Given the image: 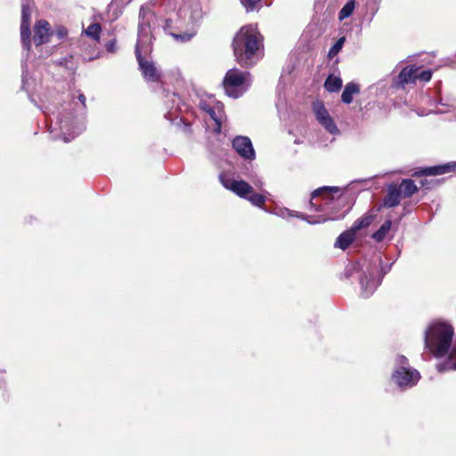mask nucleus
<instances>
[{
	"label": "nucleus",
	"instance_id": "f257e3e1",
	"mask_svg": "<svg viewBox=\"0 0 456 456\" xmlns=\"http://www.w3.org/2000/svg\"><path fill=\"white\" fill-rule=\"evenodd\" d=\"M232 46L236 61L241 66H252L262 57V37L252 25L240 28L234 37Z\"/></svg>",
	"mask_w": 456,
	"mask_h": 456
},
{
	"label": "nucleus",
	"instance_id": "f03ea898",
	"mask_svg": "<svg viewBox=\"0 0 456 456\" xmlns=\"http://www.w3.org/2000/svg\"><path fill=\"white\" fill-rule=\"evenodd\" d=\"M153 19L154 13L149 8L142 7L140 9L135 55L144 78L148 81L157 82L160 77L159 70L152 61H146L142 57V51L148 48L151 42V22Z\"/></svg>",
	"mask_w": 456,
	"mask_h": 456
},
{
	"label": "nucleus",
	"instance_id": "7ed1b4c3",
	"mask_svg": "<svg viewBox=\"0 0 456 456\" xmlns=\"http://www.w3.org/2000/svg\"><path fill=\"white\" fill-rule=\"evenodd\" d=\"M419 379V372L409 365L408 359L403 355H397L395 369L392 375L394 383L402 389H407L414 387Z\"/></svg>",
	"mask_w": 456,
	"mask_h": 456
},
{
	"label": "nucleus",
	"instance_id": "20e7f679",
	"mask_svg": "<svg viewBox=\"0 0 456 456\" xmlns=\"http://www.w3.org/2000/svg\"><path fill=\"white\" fill-rule=\"evenodd\" d=\"M223 85L228 96L238 98L248 88L250 85V74L248 71L232 69L226 72Z\"/></svg>",
	"mask_w": 456,
	"mask_h": 456
},
{
	"label": "nucleus",
	"instance_id": "39448f33",
	"mask_svg": "<svg viewBox=\"0 0 456 456\" xmlns=\"http://www.w3.org/2000/svg\"><path fill=\"white\" fill-rule=\"evenodd\" d=\"M425 353L443 360L436 366L438 371L456 370V344H425Z\"/></svg>",
	"mask_w": 456,
	"mask_h": 456
},
{
	"label": "nucleus",
	"instance_id": "423d86ee",
	"mask_svg": "<svg viewBox=\"0 0 456 456\" xmlns=\"http://www.w3.org/2000/svg\"><path fill=\"white\" fill-rule=\"evenodd\" d=\"M381 265L380 256L375 257L370 262H364L362 266V273L359 276L362 296L370 297L380 284V278H377Z\"/></svg>",
	"mask_w": 456,
	"mask_h": 456
},
{
	"label": "nucleus",
	"instance_id": "0eeeda50",
	"mask_svg": "<svg viewBox=\"0 0 456 456\" xmlns=\"http://www.w3.org/2000/svg\"><path fill=\"white\" fill-rule=\"evenodd\" d=\"M453 328L444 322H432L425 331V342H452Z\"/></svg>",
	"mask_w": 456,
	"mask_h": 456
},
{
	"label": "nucleus",
	"instance_id": "6e6552de",
	"mask_svg": "<svg viewBox=\"0 0 456 456\" xmlns=\"http://www.w3.org/2000/svg\"><path fill=\"white\" fill-rule=\"evenodd\" d=\"M318 122L331 134L338 133V129L330 113L322 102H315L313 106Z\"/></svg>",
	"mask_w": 456,
	"mask_h": 456
},
{
	"label": "nucleus",
	"instance_id": "1a4fd4ad",
	"mask_svg": "<svg viewBox=\"0 0 456 456\" xmlns=\"http://www.w3.org/2000/svg\"><path fill=\"white\" fill-rule=\"evenodd\" d=\"M232 148L244 159L253 160L256 158L251 140L248 136H236L232 140Z\"/></svg>",
	"mask_w": 456,
	"mask_h": 456
},
{
	"label": "nucleus",
	"instance_id": "9d476101",
	"mask_svg": "<svg viewBox=\"0 0 456 456\" xmlns=\"http://www.w3.org/2000/svg\"><path fill=\"white\" fill-rule=\"evenodd\" d=\"M21 24H20V37L22 41L23 47L27 50L30 49L31 46V39H30V18H31V11L28 4H22V12H21Z\"/></svg>",
	"mask_w": 456,
	"mask_h": 456
},
{
	"label": "nucleus",
	"instance_id": "9b49d317",
	"mask_svg": "<svg viewBox=\"0 0 456 456\" xmlns=\"http://www.w3.org/2000/svg\"><path fill=\"white\" fill-rule=\"evenodd\" d=\"M221 181L226 189L233 191L240 198L246 199L253 191L252 186L243 180L224 179L221 177Z\"/></svg>",
	"mask_w": 456,
	"mask_h": 456
},
{
	"label": "nucleus",
	"instance_id": "f8f14e48",
	"mask_svg": "<svg viewBox=\"0 0 456 456\" xmlns=\"http://www.w3.org/2000/svg\"><path fill=\"white\" fill-rule=\"evenodd\" d=\"M50 37V24L44 20H38L34 26L33 42L36 46L47 43Z\"/></svg>",
	"mask_w": 456,
	"mask_h": 456
},
{
	"label": "nucleus",
	"instance_id": "ddd939ff",
	"mask_svg": "<svg viewBox=\"0 0 456 456\" xmlns=\"http://www.w3.org/2000/svg\"><path fill=\"white\" fill-rule=\"evenodd\" d=\"M419 68L414 66H408L403 68L398 75L397 80L395 82V86L403 87L405 85L415 83L417 80V72Z\"/></svg>",
	"mask_w": 456,
	"mask_h": 456
},
{
	"label": "nucleus",
	"instance_id": "4468645a",
	"mask_svg": "<svg viewBox=\"0 0 456 456\" xmlns=\"http://www.w3.org/2000/svg\"><path fill=\"white\" fill-rule=\"evenodd\" d=\"M340 191V188L337 186H323L317 190H315L312 193V200L322 197V199L324 200V204L328 205L330 204L333 199L334 194L338 193Z\"/></svg>",
	"mask_w": 456,
	"mask_h": 456
},
{
	"label": "nucleus",
	"instance_id": "2eb2a0df",
	"mask_svg": "<svg viewBox=\"0 0 456 456\" xmlns=\"http://www.w3.org/2000/svg\"><path fill=\"white\" fill-rule=\"evenodd\" d=\"M209 118L215 122L216 127L214 128L215 132L220 133L222 127V120L224 116V106L219 102H215V107L211 109L209 112L207 113Z\"/></svg>",
	"mask_w": 456,
	"mask_h": 456
},
{
	"label": "nucleus",
	"instance_id": "dca6fc26",
	"mask_svg": "<svg viewBox=\"0 0 456 456\" xmlns=\"http://www.w3.org/2000/svg\"><path fill=\"white\" fill-rule=\"evenodd\" d=\"M456 167V163H448L441 166H435L431 167H427L423 169L420 173L425 175H438L445 173H449L454 170Z\"/></svg>",
	"mask_w": 456,
	"mask_h": 456
},
{
	"label": "nucleus",
	"instance_id": "f3484780",
	"mask_svg": "<svg viewBox=\"0 0 456 456\" xmlns=\"http://www.w3.org/2000/svg\"><path fill=\"white\" fill-rule=\"evenodd\" d=\"M354 237H355V231L351 227L350 230H347V231L342 232L338 237V239L335 242V247L345 250L354 241Z\"/></svg>",
	"mask_w": 456,
	"mask_h": 456
},
{
	"label": "nucleus",
	"instance_id": "a211bd4d",
	"mask_svg": "<svg viewBox=\"0 0 456 456\" xmlns=\"http://www.w3.org/2000/svg\"><path fill=\"white\" fill-rule=\"evenodd\" d=\"M360 93V87L357 84L351 82L346 85L342 95L341 100L344 103L349 104L353 102L354 94H357Z\"/></svg>",
	"mask_w": 456,
	"mask_h": 456
},
{
	"label": "nucleus",
	"instance_id": "6ab92c4d",
	"mask_svg": "<svg viewBox=\"0 0 456 456\" xmlns=\"http://www.w3.org/2000/svg\"><path fill=\"white\" fill-rule=\"evenodd\" d=\"M401 192L396 186H390L388 189V194L384 200V205L392 208L395 207L400 203Z\"/></svg>",
	"mask_w": 456,
	"mask_h": 456
},
{
	"label": "nucleus",
	"instance_id": "aec40b11",
	"mask_svg": "<svg viewBox=\"0 0 456 456\" xmlns=\"http://www.w3.org/2000/svg\"><path fill=\"white\" fill-rule=\"evenodd\" d=\"M398 190L404 198H409L417 191L418 188L412 180L404 179L399 185Z\"/></svg>",
	"mask_w": 456,
	"mask_h": 456
},
{
	"label": "nucleus",
	"instance_id": "412c9836",
	"mask_svg": "<svg viewBox=\"0 0 456 456\" xmlns=\"http://www.w3.org/2000/svg\"><path fill=\"white\" fill-rule=\"evenodd\" d=\"M342 86V79L338 77L335 76H329L325 82H324V87L328 92L334 93L340 90Z\"/></svg>",
	"mask_w": 456,
	"mask_h": 456
},
{
	"label": "nucleus",
	"instance_id": "4be33fe9",
	"mask_svg": "<svg viewBox=\"0 0 456 456\" xmlns=\"http://www.w3.org/2000/svg\"><path fill=\"white\" fill-rule=\"evenodd\" d=\"M391 226L392 223L390 220L385 221L380 228L373 233L372 238L379 242L383 240L387 232L390 231Z\"/></svg>",
	"mask_w": 456,
	"mask_h": 456
},
{
	"label": "nucleus",
	"instance_id": "5701e85b",
	"mask_svg": "<svg viewBox=\"0 0 456 456\" xmlns=\"http://www.w3.org/2000/svg\"><path fill=\"white\" fill-rule=\"evenodd\" d=\"M373 219H374L373 215H365V216H362L360 219L356 220L354 223L352 228L355 232H357L362 228L368 227L373 222Z\"/></svg>",
	"mask_w": 456,
	"mask_h": 456
},
{
	"label": "nucleus",
	"instance_id": "b1692460",
	"mask_svg": "<svg viewBox=\"0 0 456 456\" xmlns=\"http://www.w3.org/2000/svg\"><path fill=\"white\" fill-rule=\"evenodd\" d=\"M355 7V2L354 0H349L340 10L338 13L339 20H344L346 18H348L354 12Z\"/></svg>",
	"mask_w": 456,
	"mask_h": 456
},
{
	"label": "nucleus",
	"instance_id": "393cba45",
	"mask_svg": "<svg viewBox=\"0 0 456 456\" xmlns=\"http://www.w3.org/2000/svg\"><path fill=\"white\" fill-rule=\"evenodd\" d=\"M101 26L98 23H94L88 26V28L86 29V34L92 37L94 40H99L100 38V33H101Z\"/></svg>",
	"mask_w": 456,
	"mask_h": 456
},
{
	"label": "nucleus",
	"instance_id": "a878e982",
	"mask_svg": "<svg viewBox=\"0 0 456 456\" xmlns=\"http://www.w3.org/2000/svg\"><path fill=\"white\" fill-rule=\"evenodd\" d=\"M261 1L262 0H240V3L248 12L259 10L261 8Z\"/></svg>",
	"mask_w": 456,
	"mask_h": 456
},
{
	"label": "nucleus",
	"instance_id": "bb28decb",
	"mask_svg": "<svg viewBox=\"0 0 456 456\" xmlns=\"http://www.w3.org/2000/svg\"><path fill=\"white\" fill-rule=\"evenodd\" d=\"M250 203L256 207H262L265 202V197L259 193H250L246 198Z\"/></svg>",
	"mask_w": 456,
	"mask_h": 456
},
{
	"label": "nucleus",
	"instance_id": "cd10ccee",
	"mask_svg": "<svg viewBox=\"0 0 456 456\" xmlns=\"http://www.w3.org/2000/svg\"><path fill=\"white\" fill-rule=\"evenodd\" d=\"M345 37H340L333 45L332 47L330 49L329 51V53H328V56L330 59H332L333 57H335L338 53L339 51L342 49L343 47V45L345 43Z\"/></svg>",
	"mask_w": 456,
	"mask_h": 456
},
{
	"label": "nucleus",
	"instance_id": "c85d7f7f",
	"mask_svg": "<svg viewBox=\"0 0 456 456\" xmlns=\"http://www.w3.org/2000/svg\"><path fill=\"white\" fill-rule=\"evenodd\" d=\"M72 126V120L69 118H61L60 120V128L61 131H63L64 134V142H69V139L66 137V133H69L70 131V126Z\"/></svg>",
	"mask_w": 456,
	"mask_h": 456
},
{
	"label": "nucleus",
	"instance_id": "c756f323",
	"mask_svg": "<svg viewBox=\"0 0 456 456\" xmlns=\"http://www.w3.org/2000/svg\"><path fill=\"white\" fill-rule=\"evenodd\" d=\"M290 215L293 216L291 213H290ZM294 216L298 218H301L303 220H305L309 224H319V223L326 220V219L314 218L313 216H306V215H304L299 212H297Z\"/></svg>",
	"mask_w": 456,
	"mask_h": 456
},
{
	"label": "nucleus",
	"instance_id": "7c9ffc66",
	"mask_svg": "<svg viewBox=\"0 0 456 456\" xmlns=\"http://www.w3.org/2000/svg\"><path fill=\"white\" fill-rule=\"evenodd\" d=\"M171 36L176 40H180L182 42H187L193 37L194 33H183V34L172 33Z\"/></svg>",
	"mask_w": 456,
	"mask_h": 456
},
{
	"label": "nucleus",
	"instance_id": "2f4dec72",
	"mask_svg": "<svg viewBox=\"0 0 456 456\" xmlns=\"http://www.w3.org/2000/svg\"><path fill=\"white\" fill-rule=\"evenodd\" d=\"M432 72L430 70H423L417 72V79H419L423 82H428L431 79Z\"/></svg>",
	"mask_w": 456,
	"mask_h": 456
},
{
	"label": "nucleus",
	"instance_id": "473e14b6",
	"mask_svg": "<svg viewBox=\"0 0 456 456\" xmlns=\"http://www.w3.org/2000/svg\"><path fill=\"white\" fill-rule=\"evenodd\" d=\"M215 102H208L206 101H200V104H199V107L201 110H203L204 112L208 113L211 110V109L213 107H215Z\"/></svg>",
	"mask_w": 456,
	"mask_h": 456
},
{
	"label": "nucleus",
	"instance_id": "72a5a7b5",
	"mask_svg": "<svg viewBox=\"0 0 456 456\" xmlns=\"http://www.w3.org/2000/svg\"><path fill=\"white\" fill-rule=\"evenodd\" d=\"M67 35V30L64 28L58 29V36L60 38L64 37Z\"/></svg>",
	"mask_w": 456,
	"mask_h": 456
},
{
	"label": "nucleus",
	"instance_id": "f704fd0d",
	"mask_svg": "<svg viewBox=\"0 0 456 456\" xmlns=\"http://www.w3.org/2000/svg\"><path fill=\"white\" fill-rule=\"evenodd\" d=\"M106 48L109 52H113L114 49H115V42H109L107 45H106Z\"/></svg>",
	"mask_w": 456,
	"mask_h": 456
},
{
	"label": "nucleus",
	"instance_id": "c9c22d12",
	"mask_svg": "<svg viewBox=\"0 0 456 456\" xmlns=\"http://www.w3.org/2000/svg\"><path fill=\"white\" fill-rule=\"evenodd\" d=\"M78 100L81 102L82 107L85 109L86 108V96L81 94L78 95Z\"/></svg>",
	"mask_w": 456,
	"mask_h": 456
},
{
	"label": "nucleus",
	"instance_id": "e433bc0d",
	"mask_svg": "<svg viewBox=\"0 0 456 456\" xmlns=\"http://www.w3.org/2000/svg\"><path fill=\"white\" fill-rule=\"evenodd\" d=\"M253 183L258 188H261L263 185V183L260 179H255V180H253Z\"/></svg>",
	"mask_w": 456,
	"mask_h": 456
},
{
	"label": "nucleus",
	"instance_id": "4c0bfd02",
	"mask_svg": "<svg viewBox=\"0 0 456 456\" xmlns=\"http://www.w3.org/2000/svg\"><path fill=\"white\" fill-rule=\"evenodd\" d=\"M82 130H83V127H79V128L77 129V131L76 132V134H80V132H81Z\"/></svg>",
	"mask_w": 456,
	"mask_h": 456
},
{
	"label": "nucleus",
	"instance_id": "58836bf2",
	"mask_svg": "<svg viewBox=\"0 0 456 456\" xmlns=\"http://www.w3.org/2000/svg\"><path fill=\"white\" fill-rule=\"evenodd\" d=\"M382 276H385V273H382V275H379L378 278H380V280H381Z\"/></svg>",
	"mask_w": 456,
	"mask_h": 456
}]
</instances>
